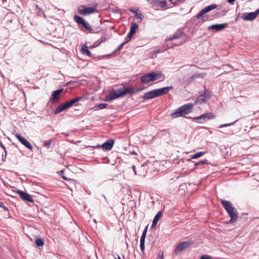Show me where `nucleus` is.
I'll use <instances>...</instances> for the list:
<instances>
[{
	"instance_id": "obj_1",
	"label": "nucleus",
	"mask_w": 259,
	"mask_h": 259,
	"mask_svg": "<svg viewBox=\"0 0 259 259\" xmlns=\"http://www.w3.org/2000/svg\"><path fill=\"white\" fill-rule=\"evenodd\" d=\"M221 202L230 217V220L228 223L231 224L236 222L238 218V212L231 202L225 200H221Z\"/></svg>"
},
{
	"instance_id": "obj_2",
	"label": "nucleus",
	"mask_w": 259,
	"mask_h": 259,
	"mask_svg": "<svg viewBox=\"0 0 259 259\" xmlns=\"http://www.w3.org/2000/svg\"><path fill=\"white\" fill-rule=\"evenodd\" d=\"M193 104L188 103L179 107L171 114L172 118H176L179 117H186L185 115L190 113L193 109Z\"/></svg>"
},
{
	"instance_id": "obj_3",
	"label": "nucleus",
	"mask_w": 259,
	"mask_h": 259,
	"mask_svg": "<svg viewBox=\"0 0 259 259\" xmlns=\"http://www.w3.org/2000/svg\"><path fill=\"white\" fill-rule=\"evenodd\" d=\"M73 19L78 24L79 27L84 28L90 33H98L101 31L100 28L97 30L93 29L88 22L78 15H75Z\"/></svg>"
},
{
	"instance_id": "obj_4",
	"label": "nucleus",
	"mask_w": 259,
	"mask_h": 259,
	"mask_svg": "<svg viewBox=\"0 0 259 259\" xmlns=\"http://www.w3.org/2000/svg\"><path fill=\"white\" fill-rule=\"evenodd\" d=\"M97 12V7H89L86 5H80L77 9V13L82 16H87Z\"/></svg>"
},
{
	"instance_id": "obj_5",
	"label": "nucleus",
	"mask_w": 259,
	"mask_h": 259,
	"mask_svg": "<svg viewBox=\"0 0 259 259\" xmlns=\"http://www.w3.org/2000/svg\"><path fill=\"white\" fill-rule=\"evenodd\" d=\"M122 89L113 90L110 95L105 98V101L107 102L112 101L117 98L123 96Z\"/></svg>"
},
{
	"instance_id": "obj_6",
	"label": "nucleus",
	"mask_w": 259,
	"mask_h": 259,
	"mask_svg": "<svg viewBox=\"0 0 259 259\" xmlns=\"http://www.w3.org/2000/svg\"><path fill=\"white\" fill-rule=\"evenodd\" d=\"M192 242L190 241H183L178 244L175 249V253L176 254H178L181 253L185 249L188 248L192 244Z\"/></svg>"
},
{
	"instance_id": "obj_7",
	"label": "nucleus",
	"mask_w": 259,
	"mask_h": 259,
	"mask_svg": "<svg viewBox=\"0 0 259 259\" xmlns=\"http://www.w3.org/2000/svg\"><path fill=\"white\" fill-rule=\"evenodd\" d=\"M258 14L259 9L253 12L243 13L242 18L245 21H252L256 18Z\"/></svg>"
},
{
	"instance_id": "obj_8",
	"label": "nucleus",
	"mask_w": 259,
	"mask_h": 259,
	"mask_svg": "<svg viewBox=\"0 0 259 259\" xmlns=\"http://www.w3.org/2000/svg\"><path fill=\"white\" fill-rule=\"evenodd\" d=\"M210 11V5L200 11L199 13L196 15V17L198 19H202L203 21H205L207 20L208 18L205 15V14Z\"/></svg>"
},
{
	"instance_id": "obj_9",
	"label": "nucleus",
	"mask_w": 259,
	"mask_h": 259,
	"mask_svg": "<svg viewBox=\"0 0 259 259\" xmlns=\"http://www.w3.org/2000/svg\"><path fill=\"white\" fill-rule=\"evenodd\" d=\"M157 97H159L157 89L147 92L145 93L142 96V98L145 100L151 99Z\"/></svg>"
},
{
	"instance_id": "obj_10",
	"label": "nucleus",
	"mask_w": 259,
	"mask_h": 259,
	"mask_svg": "<svg viewBox=\"0 0 259 259\" xmlns=\"http://www.w3.org/2000/svg\"><path fill=\"white\" fill-rule=\"evenodd\" d=\"M63 91V89H59L54 91L52 93V97L50 99L49 102L52 103L58 102L60 99L59 96Z\"/></svg>"
},
{
	"instance_id": "obj_11",
	"label": "nucleus",
	"mask_w": 259,
	"mask_h": 259,
	"mask_svg": "<svg viewBox=\"0 0 259 259\" xmlns=\"http://www.w3.org/2000/svg\"><path fill=\"white\" fill-rule=\"evenodd\" d=\"M210 119V113L203 114L199 116L193 118V120L199 123H203Z\"/></svg>"
},
{
	"instance_id": "obj_12",
	"label": "nucleus",
	"mask_w": 259,
	"mask_h": 259,
	"mask_svg": "<svg viewBox=\"0 0 259 259\" xmlns=\"http://www.w3.org/2000/svg\"><path fill=\"white\" fill-rule=\"evenodd\" d=\"M15 136L22 144L25 146L28 149L32 150L33 147L25 138L23 137L20 135L18 134H16Z\"/></svg>"
},
{
	"instance_id": "obj_13",
	"label": "nucleus",
	"mask_w": 259,
	"mask_h": 259,
	"mask_svg": "<svg viewBox=\"0 0 259 259\" xmlns=\"http://www.w3.org/2000/svg\"><path fill=\"white\" fill-rule=\"evenodd\" d=\"M114 143L113 139H109L104 142L102 145H98L97 147H102L105 150H110L112 149Z\"/></svg>"
},
{
	"instance_id": "obj_14",
	"label": "nucleus",
	"mask_w": 259,
	"mask_h": 259,
	"mask_svg": "<svg viewBox=\"0 0 259 259\" xmlns=\"http://www.w3.org/2000/svg\"><path fill=\"white\" fill-rule=\"evenodd\" d=\"M17 193L19 195L21 198L26 201L33 202V199L31 197V195L29 194L24 192L21 190H18Z\"/></svg>"
},
{
	"instance_id": "obj_15",
	"label": "nucleus",
	"mask_w": 259,
	"mask_h": 259,
	"mask_svg": "<svg viewBox=\"0 0 259 259\" xmlns=\"http://www.w3.org/2000/svg\"><path fill=\"white\" fill-rule=\"evenodd\" d=\"M150 73L152 81L160 78L161 77H162V78L161 80V81L164 80L165 78V76L164 75L163 76L162 75V73L160 71L151 72H150Z\"/></svg>"
},
{
	"instance_id": "obj_16",
	"label": "nucleus",
	"mask_w": 259,
	"mask_h": 259,
	"mask_svg": "<svg viewBox=\"0 0 259 259\" xmlns=\"http://www.w3.org/2000/svg\"><path fill=\"white\" fill-rule=\"evenodd\" d=\"M183 34H184V33L182 31V30L181 29H179L177 31H176L175 33H174V34L172 36H171L170 37H166L165 38V41H168L171 40H173L175 39H178V38L182 37Z\"/></svg>"
},
{
	"instance_id": "obj_17",
	"label": "nucleus",
	"mask_w": 259,
	"mask_h": 259,
	"mask_svg": "<svg viewBox=\"0 0 259 259\" xmlns=\"http://www.w3.org/2000/svg\"><path fill=\"white\" fill-rule=\"evenodd\" d=\"M152 7L159 6L161 8H164L166 7L167 2L165 0L160 1V0H153L151 2Z\"/></svg>"
},
{
	"instance_id": "obj_18",
	"label": "nucleus",
	"mask_w": 259,
	"mask_h": 259,
	"mask_svg": "<svg viewBox=\"0 0 259 259\" xmlns=\"http://www.w3.org/2000/svg\"><path fill=\"white\" fill-rule=\"evenodd\" d=\"M208 98V95L206 92H205L204 94L200 95L195 99V103L200 104L204 103Z\"/></svg>"
},
{
	"instance_id": "obj_19",
	"label": "nucleus",
	"mask_w": 259,
	"mask_h": 259,
	"mask_svg": "<svg viewBox=\"0 0 259 259\" xmlns=\"http://www.w3.org/2000/svg\"><path fill=\"white\" fill-rule=\"evenodd\" d=\"M228 26V23L216 24L211 25V30L220 31L223 30Z\"/></svg>"
},
{
	"instance_id": "obj_20",
	"label": "nucleus",
	"mask_w": 259,
	"mask_h": 259,
	"mask_svg": "<svg viewBox=\"0 0 259 259\" xmlns=\"http://www.w3.org/2000/svg\"><path fill=\"white\" fill-rule=\"evenodd\" d=\"M140 81L142 83H147L152 81L150 73H147L140 77Z\"/></svg>"
},
{
	"instance_id": "obj_21",
	"label": "nucleus",
	"mask_w": 259,
	"mask_h": 259,
	"mask_svg": "<svg viewBox=\"0 0 259 259\" xmlns=\"http://www.w3.org/2000/svg\"><path fill=\"white\" fill-rule=\"evenodd\" d=\"M83 98V97H77L74 99H71V100L66 102L65 104L68 108L73 106V105L76 103V102L80 100H82Z\"/></svg>"
},
{
	"instance_id": "obj_22",
	"label": "nucleus",
	"mask_w": 259,
	"mask_h": 259,
	"mask_svg": "<svg viewBox=\"0 0 259 259\" xmlns=\"http://www.w3.org/2000/svg\"><path fill=\"white\" fill-rule=\"evenodd\" d=\"M172 89H173L172 86H169V87H164V88H162L161 89H157L159 96H161L162 95L166 94L167 93H168V92L170 90H172Z\"/></svg>"
},
{
	"instance_id": "obj_23",
	"label": "nucleus",
	"mask_w": 259,
	"mask_h": 259,
	"mask_svg": "<svg viewBox=\"0 0 259 259\" xmlns=\"http://www.w3.org/2000/svg\"><path fill=\"white\" fill-rule=\"evenodd\" d=\"M138 25L135 22H132L131 24V27L130 28V30L129 32L127 33V35L129 36L132 37L133 34H134L137 31V29L138 28Z\"/></svg>"
},
{
	"instance_id": "obj_24",
	"label": "nucleus",
	"mask_w": 259,
	"mask_h": 259,
	"mask_svg": "<svg viewBox=\"0 0 259 259\" xmlns=\"http://www.w3.org/2000/svg\"><path fill=\"white\" fill-rule=\"evenodd\" d=\"M67 108L68 107L65 103L60 104L55 110L54 114H58Z\"/></svg>"
},
{
	"instance_id": "obj_25",
	"label": "nucleus",
	"mask_w": 259,
	"mask_h": 259,
	"mask_svg": "<svg viewBox=\"0 0 259 259\" xmlns=\"http://www.w3.org/2000/svg\"><path fill=\"white\" fill-rule=\"evenodd\" d=\"M162 215V212L161 211H159L154 217L153 221H152V227H154L157 224V222L159 220L160 218H161Z\"/></svg>"
},
{
	"instance_id": "obj_26",
	"label": "nucleus",
	"mask_w": 259,
	"mask_h": 259,
	"mask_svg": "<svg viewBox=\"0 0 259 259\" xmlns=\"http://www.w3.org/2000/svg\"><path fill=\"white\" fill-rule=\"evenodd\" d=\"M81 52L82 54L91 57L92 56V53L88 50V47L86 45H83L82 47Z\"/></svg>"
},
{
	"instance_id": "obj_27",
	"label": "nucleus",
	"mask_w": 259,
	"mask_h": 259,
	"mask_svg": "<svg viewBox=\"0 0 259 259\" xmlns=\"http://www.w3.org/2000/svg\"><path fill=\"white\" fill-rule=\"evenodd\" d=\"M108 104L107 103H101L94 106L93 109L95 110H101L106 108Z\"/></svg>"
},
{
	"instance_id": "obj_28",
	"label": "nucleus",
	"mask_w": 259,
	"mask_h": 259,
	"mask_svg": "<svg viewBox=\"0 0 259 259\" xmlns=\"http://www.w3.org/2000/svg\"><path fill=\"white\" fill-rule=\"evenodd\" d=\"M122 91L123 96L127 94H130L131 96H132L133 87L124 88L122 89Z\"/></svg>"
},
{
	"instance_id": "obj_29",
	"label": "nucleus",
	"mask_w": 259,
	"mask_h": 259,
	"mask_svg": "<svg viewBox=\"0 0 259 259\" xmlns=\"http://www.w3.org/2000/svg\"><path fill=\"white\" fill-rule=\"evenodd\" d=\"M145 89H146V87H142L139 88H134L133 87L132 95L134 94H137L140 92L145 90Z\"/></svg>"
},
{
	"instance_id": "obj_30",
	"label": "nucleus",
	"mask_w": 259,
	"mask_h": 259,
	"mask_svg": "<svg viewBox=\"0 0 259 259\" xmlns=\"http://www.w3.org/2000/svg\"><path fill=\"white\" fill-rule=\"evenodd\" d=\"M35 243L38 246H42L44 244V240L41 238H36L35 240Z\"/></svg>"
},
{
	"instance_id": "obj_31",
	"label": "nucleus",
	"mask_w": 259,
	"mask_h": 259,
	"mask_svg": "<svg viewBox=\"0 0 259 259\" xmlns=\"http://www.w3.org/2000/svg\"><path fill=\"white\" fill-rule=\"evenodd\" d=\"M204 154V152H198L195 153L194 154L191 155V158H192V159H196V158L200 157L201 156L203 155Z\"/></svg>"
},
{
	"instance_id": "obj_32",
	"label": "nucleus",
	"mask_w": 259,
	"mask_h": 259,
	"mask_svg": "<svg viewBox=\"0 0 259 259\" xmlns=\"http://www.w3.org/2000/svg\"><path fill=\"white\" fill-rule=\"evenodd\" d=\"M148 226L147 225L143 231L142 236L140 238V241H145L146 236L147 232Z\"/></svg>"
},
{
	"instance_id": "obj_33",
	"label": "nucleus",
	"mask_w": 259,
	"mask_h": 259,
	"mask_svg": "<svg viewBox=\"0 0 259 259\" xmlns=\"http://www.w3.org/2000/svg\"><path fill=\"white\" fill-rule=\"evenodd\" d=\"M208 160H206V159L200 160L195 163V165L199 166V165H203L204 164H207V163H208Z\"/></svg>"
},
{
	"instance_id": "obj_34",
	"label": "nucleus",
	"mask_w": 259,
	"mask_h": 259,
	"mask_svg": "<svg viewBox=\"0 0 259 259\" xmlns=\"http://www.w3.org/2000/svg\"><path fill=\"white\" fill-rule=\"evenodd\" d=\"M52 142H53V141L52 139H50L47 141H45L44 143V145L46 148L49 149L50 148Z\"/></svg>"
},
{
	"instance_id": "obj_35",
	"label": "nucleus",
	"mask_w": 259,
	"mask_h": 259,
	"mask_svg": "<svg viewBox=\"0 0 259 259\" xmlns=\"http://www.w3.org/2000/svg\"><path fill=\"white\" fill-rule=\"evenodd\" d=\"M237 121V120H236V121H235L234 122L229 123H226V124H221V125H219V128H222V127H227V126H229L232 125L234 124Z\"/></svg>"
},
{
	"instance_id": "obj_36",
	"label": "nucleus",
	"mask_w": 259,
	"mask_h": 259,
	"mask_svg": "<svg viewBox=\"0 0 259 259\" xmlns=\"http://www.w3.org/2000/svg\"><path fill=\"white\" fill-rule=\"evenodd\" d=\"M107 39V38H106V37L105 36H101V38L99 39V43L97 45V46H99L101 43L105 41Z\"/></svg>"
},
{
	"instance_id": "obj_37",
	"label": "nucleus",
	"mask_w": 259,
	"mask_h": 259,
	"mask_svg": "<svg viewBox=\"0 0 259 259\" xmlns=\"http://www.w3.org/2000/svg\"><path fill=\"white\" fill-rule=\"evenodd\" d=\"M140 246L141 251H142L143 253H144L145 250V241H140Z\"/></svg>"
},
{
	"instance_id": "obj_38",
	"label": "nucleus",
	"mask_w": 259,
	"mask_h": 259,
	"mask_svg": "<svg viewBox=\"0 0 259 259\" xmlns=\"http://www.w3.org/2000/svg\"><path fill=\"white\" fill-rule=\"evenodd\" d=\"M135 17H137L138 19H139L141 22L143 20L144 18V16L142 14L138 13L136 14Z\"/></svg>"
},
{
	"instance_id": "obj_39",
	"label": "nucleus",
	"mask_w": 259,
	"mask_h": 259,
	"mask_svg": "<svg viewBox=\"0 0 259 259\" xmlns=\"http://www.w3.org/2000/svg\"><path fill=\"white\" fill-rule=\"evenodd\" d=\"M62 178L65 180H66V181H69L70 180V179H68V178H67L64 175V171L63 170H61L60 171V174Z\"/></svg>"
},
{
	"instance_id": "obj_40",
	"label": "nucleus",
	"mask_w": 259,
	"mask_h": 259,
	"mask_svg": "<svg viewBox=\"0 0 259 259\" xmlns=\"http://www.w3.org/2000/svg\"><path fill=\"white\" fill-rule=\"evenodd\" d=\"M132 37L131 36H129L127 34L126 35V36L124 38V42H123V43H124V45L126 43H127L128 42H129L131 39H132Z\"/></svg>"
},
{
	"instance_id": "obj_41",
	"label": "nucleus",
	"mask_w": 259,
	"mask_h": 259,
	"mask_svg": "<svg viewBox=\"0 0 259 259\" xmlns=\"http://www.w3.org/2000/svg\"><path fill=\"white\" fill-rule=\"evenodd\" d=\"M124 43L122 42L121 43L115 50L113 52V53H115L116 51H119L122 48V47L124 46Z\"/></svg>"
},
{
	"instance_id": "obj_42",
	"label": "nucleus",
	"mask_w": 259,
	"mask_h": 259,
	"mask_svg": "<svg viewBox=\"0 0 259 259\" xmlns=\"http://www.w3.org/2000/svg\"><path fill=\"white\" fill-rule=\"evenodd\" d=\"M4 152H5V154H2V161L4 162L6 160V156H7V151H6V150L5 149V151H4Z\"/></svg>"
},
{
	"instance_id": "obj_43",
	"label": "nucleus",
	"mask_w": 259,
	"mask_h": 259,
	"mask_svg": "<svg viewBox=\"0 0 259 259\" xmlns=\"http://www.w3.org/2000/svg\"><path fill=\"white\" fill-rule=\"evenodd\" d=\"M0 207L4 209L5 211H8L7 207L5 206L2 202H0Z\"/></svg>"
},
{
	"instance_id": "obj_44",
	"label": "nucleus",
	"mask_w": 259,
	"mask_h": 259,
	"mask_svg": "<svg viewBox=\"0 0 259 259\" xmlns=\"http://www.w3.org/2000/svg\"><path fill=\"white\" fill-rule=\"evenodd\" d=\"M200 259H210V256L207 255H203Z\"/></svg>"
},
{
	"instance_id": "obj_45",
	"label": "nucleus",
	"mask_w": 259,
	"mask_h": 259,
	"mask_svg": "<svg viewBox=\"0 0 259 259\" xmlns=\"http://www.w3.org/2000/svg\"><path fill=\"white\" fill-rule=\"evenodd\" d=\"M226 133L228 135H232L234 134V132L232 130L228 129Z\"/></svg>"
},
{
	"instance_id": "obj_46",
	"label": "nucleus",
	"mask_w": 259,
	"mask_h": 259,
	"mask_svg": "<svg viewBox=\"0 0 259 259\" xmlns=\"http://www.w3.org/2000/svg\"><path fill=\"white\" fill-rule=\"evenodd\" d=\"M163 252L161 254H160V253H159L156 259H163Z\"/></svg>"
},
{
	"instance_id": "obj_47",
	"label": "nucleus",
	"mask_w": 259,
	"mask_h": 259,
	"mask_svg": "<svg viewBox=\"0 0 259 259\" xmlns=\"http://www.w3.org/2000/svg\"><path fill=\"white\" fill-rule=\"evenodd\" d=\"M132 169L133 171H134V174L135 175H137V171H136V167L135 165H133Z\"/></svg>"
},
{
	"instance_id": "obj_48",
	"label": "nucleus",
	"mask_w": 259,
	"mask_h": 259,
	"mask_svg": "<svg viewBox=\"0 0 259 259\" xmlns=\"http://www.w3.org/2000/svg\"><path fill=\"white\" fill-rule=\"evenodd\" d=\"M130 154L131 155H137V152L135 151H130Z\"/></svg>"
},
{
	"instance_id": "obj_49",
	"label": "nucleus",
	"mask_w": 259,
	"mask_h": 259,
	"mask_svg": "<svg viewBox=\"0 0 259 259\" xmlns=\"http://www.w3.org/2000/svg\"><path fill=\"white\" fill-rule=\"evenodd\" d=\"M217 7V5L215 4H211V10L214 9Z\"/></svg>"
},
{
	"instance_id": "obj_50",
	"label": "nucleus",
	"mask_w": 259,
	"mask_h": 259,
	"mask_svg": "<svg viewBox=\"0 0 259 259\" xmlns=\"http://www.w3.org/2000/svg\"><path fill=\"white\" fill-rule=\"evenodd\" d=\"M217 14L214 13V12L211 13V17L216 18L217 16H216Z\"/></svg>"
},
{
	"instance_id": "obj_51",
	"label": "nucleus",
	"mask_w": 259,
	"mask_h": 259,
	"mask_svg": "<svg viewBox=\"0 0 259 259\" xmlns=\"http://www.w3.org/2000/svg\"><path fill=\"white\" fill-rule=\"evenodd\" d=\"M130 11L132 12L133 13H134L135 14V15H136V13H138L137 11L134 10L132 9H130Z\"/></svg>"
},
{
	"instance_id": "obj_52",
	"label": "nucleus",
	"mask_w": 259,
	"mask_h": 259,
	"mask_svg": "<svg viewBox=\"0 0 259 259\" xmlns=\"http://www.w3.org/2000/svg\"><path fill=\"white\" fill-rule=\"evenodd\" d=\"M0 145L4 149V150L5 151V149H6L5 147L1 142H0Z\"/></svg>"
},
{
	"instance_id": "obj_53",
	"label": "nucleus",
	"mask_w": 259,
	"mask_h": 259,
	"mask_svg": "<svg viewBox=\"0 0 259 259\" xmlns=\"http://www.w3.org/2000/svg\"><path fill=\"white\" fill-rule=\"evenodd\" d=\"M161 52H162L161 51H160L159 50H155V53L156 54L160 53Z\"/></svg>"
},
{
	"instance_id": "obj_54",
	"label": "nucleus",
	"mask_w": 259,
	"mask_h": 259,
	"mask_svg": "<svg viewBox=\"0 0 259 259\" xmlns=\"http://www.w3.org/2000/svg\"><path fill=\"white\" fill-rule=\"evenodd\" d=\"M227 1H228V2L229 3H230V4H232V3H233L234 2V1H235V0H227Z\"/></svg>"
},
{
	"instance_id": "obj_55",
	"label": "nucleus",
	"mask_w": 259,
	"mask_h": 259,
	"mask_svg": "<svg viewBox=\"0 0 259 259\" xmlns=\"http://www.w3.org/2000/svg\"><path fill=\"white\" fill-rule=\"evenodd\" d=\"M211 119H212L214 117V115H213L212 113H211Z\"/></svg>"
},
{
	"instance_id": "obj_56",
	"label": "nucleus",
	"mask_w": 259,
	"mask_h": 259,
	"mask_svg": "<svg viewBox=\"0 0 259 259\" xmlns=\"http://www.w3.org/2000/svg\"><path fill=\"white\" fill-rule=\"evenodd\" d=\"M117 257H118V259H121V258L120 257V256L119 255H117Z\"/></svg>"
},
{
	"instance_id": "obj_57",
	"label": "nucleus",
	"mask_w": 259,
	"mask_h": 259,
	"mask_svg": "<svg viewBox=\"0 0 259 259\" xmlns=\"http://www.w3.org/2000/svg\"><path fill=\"white\" fill-rule=\"evenodd\" d=\"M207 29L208 30H210V29H211L210 26H208Z\"/></svg>"
},
{
	"instance_id": "obj_58",
	"label": "nucleus",
	"mask_w": 259,
	"mask_h": 259,
	"mask_svg": "<svg viewBox=\"0 0 259 259\" xmlns=\"http://www.w3.org/2000/svg\"><path fill=\"white\" fill-rule=\"evenodd\" d=\"M112 56V54H108L107 55V57H110Z\"/></svg>"
},
{
	"instance_id": "obj_59",
	"label": "nucleus",
	"mask_w": 259,
	"mask_h": 259,
	"mask_svg": "<svg viewBox=\"0 0 259 259\" xmlns=\"http://www.w3.org/2000/svg\"><path fill=\"white\" fill-rule=\"evenodd\" d=\"M182 42L180 43V44H178V45H175V46H179V45H182Z\"/></svg>"
}]
</instances>
